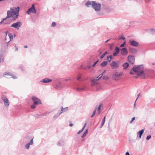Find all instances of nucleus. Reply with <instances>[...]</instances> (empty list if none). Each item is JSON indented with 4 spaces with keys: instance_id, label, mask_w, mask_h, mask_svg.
<instances>
[{
    "instance_id": "obj_13",
    "label": "nucleus",
    "mask_w": 155,
    "mask_h": 155,
    "mask_svg": "<svg viewBox=\"0 0 155 155\" xmlns=\"http://www.w3.org/2000/svg\"><path fill=\"white\" fill-rule=\"evenodd\" d=\"M120 49L117 47H116L114 49V51L113 55L114 56H116L118 54H119Z\"/></svg>"
},
{
    "instance_id": "obj_29",
    "label": "nucleus",
    "mask_w": 155,
    "mask_h": 155,
    "mask_svg": "<svg viewBox=\"0 0 155 155\" xmlns=\"http://www.w3.org/2000/svg\"><path fill=\"white\" fill-rule=\"evenodd\" d=\"M150 32H151V34L152 35H154L155 34V29H153L151 28L150 30Z\"/></svg>"
},
{
    "instance_id": "obj_33",
    "label": "nucleus",
    "mask_w": 155,
    "mask_h": 155,
    "mask_svg": "<svg viewBox=\"0 0 155 155\" xmlns=\"http://www.w3.org/2000/svg\"><path fill=\"white\" fill-rule=\"evenodd\" d=\"M96 110V108L94 110L93 112V114L91 116V117H93L95 114V113Z\"/></svg>"
},
{
    "instance_id": "obj_51",
    "label": "nucleus",
    "mask_w": 155,
    "mask_h": 155,
    "mask_svg": "<svg viewBox=\"0 0 155 155\" xmlns=\"http://www.w3.org/2000/svg\"><path fill=\"white\" fill-rule=\"evenodd\" d=\"M57 144L58 146H60L61 145L60 142H59L58 143H57Z\"/></svg>"
},
{
    "instance_id": "obj_7",
    "label": "nucleus",
    "mask_w": 155,
    "mask_h": 155,
    "mask_svg": "<svg viewBox=\"0 0 155 155\" xmlns=\"http://www.w3.org/2000/svg\"><path fill=\"white\" fill-rule=\"evenodd\" d=\"M105 71H104V72L99 75L98 77H97V78L96 79H93L91 80V85L92 86H93L95 85V83L96 81L99 80L101 77L103 76V74Z\"/></svg>"
},
{
    "instance_id": "obj_24",
    "label": "nucleus",
    "mask_w": 155,
    "mask_h": 155,
    "mask_svg": "<svg viewBox=\"0 0 155 155\" xmlns=\"http://www.w3.org/2000/svg\"><path fill=\"white\" fill-rule=\"evenodd\" d=\"M8 36L9 37L10 40L7 43V44L9 43L10 41L12 40L13 39V36L11 34H8Z\"/></svg>"
},
{
    "instance_id": "obj_62",
    "label": "nucleus",
    "mask_w": 155,
    "mask_h": 155,
    "mask_svg": "<svg viewBox=\"0 0 155 155\" xmlns=\"http://www.w3.org/2000/svg\"><path fill=\"white\" fill-rule=\"evenodd\" d=\"M105 117H106V116H105V117H104V118H103V120H104L105 121Z\"/></svg>"
},
{
    "instance_id": "obj_30",
    "label": "nucleus",
    "mask_w": 155,
    "mask_h": 155,
    "mask_svg": "<svg viewBox=\"0 0 155 155\" xmlns=\"http://www.w3.org/2000/svg\"><path fill=\"white\" fill-rule=\"evenodd\" d=\"M82 75L81 74H79L78 75L77 77V80L79 81L80 80L81 78Z\"/></svg>"
},
{
    "instance_id": "obj_52",
    "label": "nucleus",
    "mask_w": 155,
    "mask_h": 155,
    "mask_svg": "<svg viewBox=\"0 0 155 155\" xmlns=\"http://www.w3.org/2000/svg\"><path fill=\"white\" fill-rule=\"evenodd\" d=\"M107 60L109 62H110L111 60V59H110L109 58H107Z\"/></svg>"
},
{
    "instance_id": "obj_6",
    "label": "nucleus",
    "mask_w": 155,
    "mask_h": 155,
    "mask_svg": "<svg viewBox=\"0 0 155 155\" xmlns=\"http://www.w3.org/2000/svg\"><path fill=\"white\" fill-rule=\"evenodd\" d=\"M5 75L7 76V77H6L7 78H12L14 79H16L17 78L16 77L14 76L12 73L8 71L5 72L4 73L3 76Z\"/></svg>"
},
{
    "instance_id": "obj_42",
    "label": "nucleus",
    "mask_w": 155,
    "mask_h": 155,
    "mask_svg": "<svg viewBox=\"0 0 155 155\" xmlns=\"http://www.w3.org/2000/svg\"><path fill=\"white\" fill-rule=\"evenodd\" d=\"M31 109H34L35 108L36 106H35V105L33 104V105H31Z\"/></svg>"
},
{
    "instance_id": "obj_14",
    "label": "nucleus",
    "mask_w": 155,
    "mask_h": 155,
    "mask_svg": "<svg viewBox=\"0 0 155 155\" xmlns=\"http://www.w3.org/2000/svg\"><path fill=\"white\" fill-rule=\"evenodd\" d=\"M79 87L75 88L77 91H82L85 90V88L84 85H83L82 87H81L80 85H78Z\"/></svg>"
},
{
    "instance_id": "obj_36",
    "label": "nucleus",
    "mask_w": 155,
    "mask_h": 155,
    "mask_svg": "<svg viewBox=\"0 0 155 155\" xmlns=\"http://www.w3.org/2000/svg\"><path fill=\"white\" fill-rule=\"evenodd\" d=\"M109 78L107 76H104L103 77V79L104 80H107Z\"/></svg>"
},
{
    "instance_id": "obj_11",
    "label": "nucleus",
    "mask_w": 155,
    "mask_h": 155,
    "mask_svg": "<svg viewBox=\"0 0 155 155\" xmlns=\"http://www.w3.org/2000/svg\"><path fill=\"white\" fill-rule=\"evenodd\" d=\"M129 62L131 64H133L134 62V56H129L128 57Z\"/></svg>"
},
{
    "instance_id": "obj_60",
    "label": "nucleus",
    "mask_w": 155,
    "mask_h": 155,
    "mask_svg": "<svg viewBox=\"0 0 155 155\" xmlns=\"http://www.w3.org/2000/svg\"><path fill=\"white\" fill-rule=\"evenodd\" d=\"M24 47L25 48H27V45H25L24 46Z\"/></svg>"
},
{
    "instance_id": "obj_37",
    "label": "nucleus",
    "mask_w": 155,
    "mask_h": 155,
    "mask_svg": "<svg viewBox=\"0 0 155 155\" xmlns=\"http://www.w3.org/2000/svg\"><path fill=\"white\" fill-rule=\"evenodd\" d=\"M56 25V23L55 22H53L52 23V24L51 25V27H55Z\"/></svg>"
},
{
    "instance_id": "obj_22",
    "label": "nucleus",
    "mask_w": 155,
    "mask_h": 155,
    "mask_svg": "<svg viewBox=\"0 0 155 155\" xmlns=\"http://www.w3.org/2000/svg\"><path fill=\"white\" fill-rule=\"evenodd\" d=\"M93 1H87L85 4V5L87 6V7H89V6L90 5H92V3Z\"/></svg>"
},
{
    "instance_id": "obj_45",
    "label": "nucleus",
    "mask_w": 155,
    "mask_h": 155,
    "mask_svg": "<svg viewBox=\"0 0 155 155\" xmlns=\"http://www.w3.org/2000/svg\"><path fill=\"white\" fill-rule=\"evenodd\" d=\"M14 45H15V51H16L18 50V48L17 47V46H16V45H15V44H14Z\"/></svg>"
},
{
    "instance_id": "obj_41",
    "label": "nucleus",
    "mask_w": 155,
    "mask_h": 155,
    "mask_svg": "<svg viewBox=\"0 0 155 155\" xmlns=\"http://www.w3.org/2000/svg\"><path fill=\"white\" fill-rule=\"evenodd\" d=\"M135 119V117H133L132 119H131V120L129 122V123L130 124H131L132 123V122H133V121Z\"/></svg>"
},
{
    "instance_id": "obj_19",
    "label": "nucleus",
    "mask_w": 155,
    "mask_h": 155,
    "mask_svg": "<svg viewBox=\"0 0 155 155\" xmlns=\"http://www.w3.org/2000/svg\"><path fill=\"white\" fill-rule=\"evenodd\" d=\"M61 112L60 113H59V115H60L62 113L67 111L68 109V107H66L64 108H63L62 107H61Z\"/></svg>"
},
{
    "instance_id": "obj_61",
    "label": "nucleus",
    "mask_w": 155,
    "mask_h": 155,
    "mask_svg": "<svg viewBox=\"0 0 155 155\" xmlns=\"http://www.w3.org/2000/svg\"><path fill=\"white\" fill-rule=\"evenodd\" d=\"M83 69L84 70H87V67H85L84 68H83Z\"/></svg>"
},
{
    "instance_id": "obj_5",
    "label": "nucleus",
    "mask_w": 155,
    "mask_h": 155,
    "mask_svg": "<svg viewBox=\"0 0 155 155\" xmlns=\"http://www.w3.org/2000/svg\"><path fill=\"white\" fill-rule=\"evenodd\" d=\"M31 12L34 14H35L37 13L36 10L35 5L34 4L32 5L31 7L28 9V11L26 12V13L28 15H29Z\"/></svg>"
},
{
    "instance_id": "obj_31",
    "label": "nucleus",
    "mask_w": 155,
    "mask_h": 155,
    "mask_svg": "<svg viewBox=\"0 0 155 155\" xmlns=\"http://www.w3.org/2000/svg\"><path fill=\"white\" fill-rule=\"evenodd\" d=\"M87 133V129L86 130L84 134L81 136L82 137H84L86 136Z\"/></svg>"
},
{
    "instance_id": "obj_27",
    "label": "nucleus",
    "mask_w": 155,
    "mask_h": 155,
    "mask_svg": "<svg viewBox=\"0 0 155 155\" xmlns=\"http://www.w3.org/2000/svg\"><path fill=\"white\" fill-rule=\"evenodd\" d=\"M144 131V130L143 129H142L141 130L139 131L137 134H138L139 135H142L143 134V133Z\"/></svg>"
},
{
    "instance_id": "obj_10",
    "label": "nucleus",
    "mask_w": 155,
    "mask_h": 155,
    "mask_svg": "<svg viewBox=\"0 0 155 155\" xmlns=\"http://www.w3.org/2000/svg\"><path fill=\"white\" fill-rule=\"evenodd\" d=\"M32 99L33 101L34 104L38 105L39 104H41V101L37 97H32Z\"/></svg>"
},
{
    "instance_id": "obj_53",
    "label": "nucleus",
    "mask_w": 155,
    "mask_h": 155,
    "mask_svg": "<svg viewBox=\"0 0 155 155\" xmlns=\"http://www.w3.org/2000/svg\"><path fill=\"white\" fill-rule=\"evenodd\" d=\"M73 126V124H71L69 125V126L70 127H72Z\"/></svg>"
},
{
    "instance_id": "obj_4",
    "label": "nucleus",
    "mask_w": 155,
    "mask_h": 155,
    "mask_svg": "<svg viewBox=\"0 0 155 155\" xmlns=\"http://www.w3.org/2000/svg\"><path fill=\"white\" fill-rule=\"evenodd\" d=\"M101 4L96 2V1H93L92 7L96 12H98L101 9Z\"/></svg>"
},
{
    "instance_id": "obj_17",
    "label": "nucleus",
    "mask_w": 155,
    "mask_h": 155,
    "mask_svg": "<svg viewBox=\"0 0 155 155\" xmlns=\"http://www.w3.org/2000/svg\"><path fill=\"white\" fill-rule=\"evenodd\" d=\"M52 81V80L51 79H49L47 78H45L41 80L40 82L43 83H48L51 82Z\"/></svg>"
},
{
    "instance_id": "obj_32",
    "label": "nucleus",
    "mask_w": 155,
    "mask_h": 155,
    "mask_svg": "<svg viewBox=\"0 0 155 155\" xmlns=\"http://www.w3.org/2000/svg\"><path fill=\"white\" fill-rule=\"evenodd\" d=\"M33 137L30 140V142L28 143L30 145H32L33 143Z\"/></svg>"
},
{
    "instance_id": "obj_38",
    "label": "nucleus",
    "mask_w": 155,
    "mask_h": 155,
    "mask_svg": "<svg viewBox=\"0 0 155 155\" xmlns=\"http://www.w3.org/2000/svg\"><path fill=\"white\" fill-rule=\"evenodd\" d=\"M98 61H99V60L97 59V61H96V62H94V64L92 66V67H94L95 66V65H96V64L98 63Z\"/></svg>"
},
{
    "instance_id": "obj_15",
    "label": "nucleus",
    "mask_w": 155,
    "mask_h": 155,
    "mask_svg": "<svg viewBox=\"0 0 155 155\" xmlns=\"http://www.w3.org/2000/svg\"><path fill=\"white\" fill-rule=\"evenodd\" d=\"M120 50L121 51V54L122 55L125 56L127 54V51L126 48H122Z\"/></svg>"
},
{
    "instance_id": "obj_16",
    "label": "nucleus",
    "mask_w": 155,
    "mask_h": 155,
    "mask_svg": "<svg viewBox=\"0 0 155 155\" xmlns=\"http://www.w3.org/2000/svg\"><path fill=\"white\" fill-rule=\"evenodd\" d=\"M129 43L131 45L134 47H137L138 45V43L134 40H130Z\"/></svg>"
},
{
    "instance_id": "obj_8",
    "label": "nucleus",
    "mask_w": 155,
    "mask_h": 155,
    "mask_svg": "<svg viewBox=\"0 0 155 155\" xmlns=\"http://www.w3.org/2000/svg\"><path fill=\"white\" fill-rule=\"evenodd\" d=\"M21 25L22 23L20 21H18L16 23H13L12 25L11 26V27L18 29L19 28H20Z\"/></svg>"
},
{
    "instance_id": "obj_28",
    "label": "nucleus",
    "mask_w": 155,
    "mask_h": 155,
    "mask_svg": "<svg viewBox=\"0 0 155 155\" xmlns=\"http://www.w3.org/2000/svg\"><path fill=\"white\" fill-rule=\"evenodd\" d=\"M4 61V59L3 58L2 55L1 53L0 52V63L3 62Z\"/></svg>"
},
{
    "instance_id": "obj_49",
    "label": "nucleus",
    "mask_w": 155,
    "mask_h": 155,
    "mask_svg": "<svg viewBox=\"0 0 155 155\" xmlns=\"http://www.w3.org/2000/svg\"><path fill=\"white\" fill-rule=\"evenodd\" d=\"M125 155H130V154H129V152H127L126 153Z\"/></svg>"
},
{
    "instance_id": "obj_50",
    "label": "nucleus",
    "mask_w": 155,
    "mask_h": 155,
    "mask_svg": "<svg viewBox=\"0 0 155 155\" xmlns=\"http://www.w3.org/2000/svg\"><path fill=\"white\" fill-rule=\"evenodd\" d=\"M6 35H8V34H9L8 31H7L5 32Z\"/></svg>"
},
{
    "instance_id": "obj_57",
    "label": "nucleus",
    "mask_w": 155,
    "mask_h": 155,
    "mask_svg": "<svg viewBox=\"0 0 155 155\" xmlns=\"http://www.w3.org/2000/svg\"><path fill=\"white\" fill-rule=\"evenodd\" d=\"M58 116H56V115H54V118H56Z\"/></svg>"
},
{
    "instance_id": "obj_3",
    "label": "nucleus",
    "mask_w": 155,
    "mask_h": 155,
    "mask_svg": "<svg viewBox=\"0 0 155 155\" xmlns=\"http://www.w3.org/2000/svg\"><path fill=\"white\" fill-rule=\"evenodd\" d=\"M10 9L14 15V20H15L18 18L19 15L18 12L19 11V7H17L13 8H11Z\"/></svg>"
},
{
    "instance_id": "obj_25",
    "label": "nucleus",
    "mask_w": 155,
    "mask_h": 155,
    "mask_svg": "<svg viewBox=\"0 0 155 155\" xmlns=\"http://www.w3.org/2000/svg\"><path fill=\"white\" fill-rule=\"evenodd\" d=\"M108 54V53L107 51H106L100 57V58L101 59H103L104 57L105 56V55L107 54Z\"/></svg>"
},
{
    "instance_id": "obj_44",
    "label": "nucleus",
    "mask_w": 155,
    "mask_h": 155,
    "mask_svg": "<svg viewBox=\"0 0 155 155\" xmlns=\"http://www.w3.org/2000/svg\"><path fill=\"white\" fill-rule=\"evenodd\" d=\"M56 88L57 89H60L61 88V87H59L58 85H56Z\"/></svg>"
},
{
    "instance_id": "obj_23",
    "label": "nucleus",
    "mask_w": 155,
    "mask_h": 155,
    "mask_svg": "<svg viewBox=\"0 0 155 155\" xmlns=\"http://www.w3.org/2000/svg\"><path fill=\"white\" fill-rule=\"evenodd\" d=\"M130 50L131 52L133 54H135L137 52V51L135 48H131Z\"/></svg>"
},
{
    "instance_id": "obj_39",
    "label": "nucleus",
    "mask_w": 155,
    "mask_h": 155,
    "mask_svg": "<svg viewBox=\"0 0 155 155\" xmlns=\"http://www.w3.org/2000/svg\"><path fill=\"white\" fill-rule=\"evenodd\" d=\"M30 144L28 143L25 145V147L27 149H28L29 148Z\"/></svg>"
},
{
    "instance_id": "obj_63",
    "label": "nucleus",
    "mask_w": 155,
    "mask_h": 155,
    "mask_svg": "<svg viewBox=\"0 0 155 155\" xmlns=\"http://www.w3.org/2000/svg\"><path fill=\"white\" fill-rule=\"evenodd\" d=\"M87 67H88V68H91V66H89V65L88 66H87Z\"/></svg>"
},
{
    "instance_id": "obj_34",
    "label": "nucleus",
    "mask_w": 155,
    "mask_h": 155,
    "mask_svg": "<svg viewBox=\"0 0 155 155\" xmlns=\"http://www.w3.org/2000/svg\"><path fill=\"white\" fill-rule=\"evenodd\" d=\"M125 44H126L125 41H124L123 43H122L120 45V47H124L125 46Z\"/></svg>"
},
{
    "instance_id": "obj_26",
    "label": "nucleus",
    "mask_w": 155,
    "mask_h": 155,
    "mask_svg": "<svg viewBox=\"0 0 155 155\" xmlns=\"http://www.w3.org/2000/svg\"><path fill=\"white\" fill-rule=\"evenodd\" d=\"M87 124V123H85V124H84V127H83V128L81 129V130H80L78 132V134H80V133H81L84 130L86 125Z\"/></svg>"
},
{
    "instance_id": "obj_56",
    "label": "nucleus",
    "mask_w": 155,
    "mask_h": 155,
    "mask_svg": "<svg viewBox=\"0 0 155 155\" xmlns=\"http://www.w3.org/2000/svg\"><path fill=\"white\" fill-rule=\"evenodd\" d=\"M101 105H102V104H100L99 105V106H98V107H99L101 108Z\"/></svg>"
},
{
    "instance_id": "obj_35",
    "label": "nucleus",
    "mask_w": 155,
    "mask_h": 155,
    "mask_svg": "<svg viewBox=\"0 0 155 155\" xmlns=\"http://www.w3.org/2000/svg\"><path fill=\"white\" fill-rule=\"evenodd\" d=\"M105 121L103 120L102 122V123H101V126L100 127L101 128H102V127L104 125V123L105 122Z\"/></svg>"
},
{
    "instance_id": "obj_2",
    "label": "nucleus",
    "mask_w": 155,
    "mask_h": 155,
    "mask_svg": "<svg viewBox=\"0 0 155 155\" xmlns=\"http://www.w3.org/2000/svg\"><path fill=\"white\" fill-rule=\"evenodd\" d=\"M13 14L12 12V11L11 10L10 11H8L7 12V17L4 18H3L2 19V21L0 22V24H1L3 22V23L5 24H9V22L8 21H5L7 20L8 18H10V17H12L13 19L14 20V16H13Z\"/></svg>"
},
{
    "instance_id": "obj_46",
    "label": "nucleus",
    "mask_w": 155,
    "mask_h": 155,
    "mask_svg": "<svg viewBox=\"0 0 155 155\" xmlns=\"http://www.w3.org/2000/svg\"><path fill=\"white\" fill-rule=\"evenodd\" d=\"M120 39L124 40L125 39V38L123 36L121 37Z\"/></svg>"
},
{
    "instance_id": "obj_9",
    "label": "nucleus",
    "mask_w": 155,
    "mask_h": 155,
    "mask_svg": "<svg viewBox=\"0 0 155 155\" xmlns=\"http://www.w3.org/2000/svg\"><path fill=\"white\" fill-rule=\"evenodd\" d=\"M112 69H116L119 67V64L116 62L114 61H112L110 64Z\"/></svg>"
},
{
    "instance_id": "obj_18",
    "label": "nucleus",
    "mask_w": 155,
    "mask_h": 155,
    "mask_svg": "<svg viewBox=\"0 0 155 155\" xmlns=\"http://www.w3.org/2000/svg\"><path fill=\"white\" fill-rule=\"evenodd\" d=\"M122 74V72H120L119 73H118L117 72H116L113 74V77H119Z\"/></svg>"
},
{
    "instance_id": "obj_40",
    "label": "nucleus",
    "mask_w": 155,
    "mask_h": 155,
    "mask_svg": "<svg viewBox=\"0 0 155 155\" xmlns=\"http://www.w3.org/2000/svg\"><path fill=\"white\" fill-rule=\"evenodd\" d=\"M107 58H109L110 59H111V60H112L113 58L112 57V55H111L107 56Z\"/></svg>"
},
{
    "instance_id": "obj_59",
    "label": "nucleus",
    "mask_w": 155,
    "mask_h": 155,
    "mask_svg": "<svg viewBox=\"0 0 155 155\" xmlns=\"http://www.w3.org/2000/svg\"><path fill=\"white\" fill-rule=\"evenodd\" d=\"M110 40V39H109L108 40H107L106 41H105V43H106L108 41H109Z\"/></svg>"
},
{
    "instance_id": "obj_1",
    "label": "nucleus",
    "mask_w": 155,
    "mask_h": 155,
    "mask_svg": "<svg viewBox=\"0 0 155 155\" xmlns=\"http://www.w3.org/2000/svg\"><path fill=\"white\" fill-rule=\"evenodd\" d=\"M144 68L143 65L141 64L138 65H135L132 68V70L135 73H137V76H140L141 78H145V74L143 70Z\"/></svg>"
},
{
    "instance_id": "obj_54",
    "label": "nucleus",
    "mask_w": 155,
    "mask_h": 155,
    "mask_svg": "<svg viewBox=\"0 0 155 155\" xmlns=\"http://www.w3.org/2000/svg\"><path fill=\"white\" fill-rule=\"evenodd\" d=\"M130 74H134L132 71H130Z\"/></svg>"
},
{
    "instance_id": "obj_55",
    "label": "nucleus",
    "mask_w": 155,
    "mask_h": 155,
    "mask_svg": "<svg viewBox=\"0 0 155 155\" xmlns=\"http://www.w3.org/2000/svg\"><path fill=\"white\" fill-rule=\"evenodd\" d=\"M100 108L99 107H98V108H97V111H100Z\"/></svg>"
},
{
    "instance_id": "obj_43",
    "label": "nucleus",
    "mask_w": 155,
    "mask_h": 155,
    "mask_svg": "<svg viewBox=\"0 0 155 155\" xmlns=\"http://www.w3.org/2000/svg\"><path fill=\"white\" fill-rule=\"evenodd\" d=\"M151 136L150 135L148 136L146 138V139L147 140H149V139L150 138Z\"/></svg>"
},
{
    "instance_id": "obj_20",
    "label": "nucleus",
    "mask_w": 155,
    "mask_h": 155,
    "mask_svg": "<svg viewBox=\"0 0 155 155\" xmlns=\"http://www.w3.org/2000/svg\"><path fill=\"white\" fill-rule=\"evenodd\" d=\"M107 63V61H104L100 65L102 67H104L106 66Z\"/></svg>"
},
{
    "instance_id": "obj_58",
    "label": "nucleus",
    "mask_w": 155,
    "mask_h": 155,
    "mask_svg": "<svg viewBox=\"0 0 155 155\" xmlns=\"http://www.w3.org/2000/svg\"><path fill=\"white\" fill-rule=\"evenodd\" d=\"M140 95V93H139L137 95V97H139Z\"/></svg>"
},
{
    "instance_id": "obj_47",
    "label": "nucleus",
    "mask_w": 155,
    "mask_h": 155,
    "mask_svg": "<svg viewBox=\"0 0 155 155\" xmlns=\"http://www.w3.org/2000/svg\"><path fill=\"white\" fill-rule=\"evenodd\" d=\"M68 80H71V78H69V79H66L65 80V81H68Z\"/></svg>"
},
{
    "instance_id": "obj_48",
    "label": "nucleus",
    "mask_w": 155,
    "mask_h": 155,
    "mask_svg": "<svg viewBox=\"0 0 155 155\" xmlns=\"http://www.w3.org/2000/svg\"><path fill=\"white\" fill-rule=\"evenodd\" d=\"M151 0H145V1L147 3H148L150 2V1Z\"/></svg>"
},
{
    "instance_id": "obj_64",
    "label": "nucleus",
    "mask_w": 155,
    "mask_h": 155,
    "mask_svg": "<svg viewBox=\"0 0 155 155\" xmlns=\"http://www.w3.org/2000/svg\"><path fill=\"white\" fill-rule=\"evenodd\" d=\"M142 135H139V138L140 139L141 138V137Z\"/></svg>"
},
{
    "instance_id": "obj_12",
    "label": "nucleus",
    "mask_w": 155,
    "mask_h": 155,
    "mask_svg": "<svg viewBox=\"0 0 155 155\" xmlns=\"http://www.w3.org/2000/svg\"><path fill=\"white\" fill-rule=\"evenodd\" d=\"M2 100L4 103V104L6 106H8L9 104V102L7 97H1Z\"/></svg>"
},
{
    "instance_id": "obj_21",
    "label": "nucleus",
    "mask_w": 155,
    "mask_h": 155,
    "mask_svg": "<svg viewBox=\"0 0 155 155\" xmlns=\"http://www.w3.org/2000/svg\"><path fill=\"white\" fill-rule=\"evenodd\" d=\"M123 67H124V69H125L127 68L129 66V64L127 62L124 63L122 65Z\"/></svg>"
}]
</instances>
